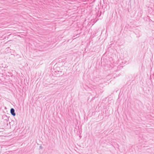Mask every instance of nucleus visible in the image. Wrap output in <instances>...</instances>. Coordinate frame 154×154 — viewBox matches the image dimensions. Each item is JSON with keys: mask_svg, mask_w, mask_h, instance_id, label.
I'll list each match as a JSON object with an SVG mask.
<instances>
[{"mask_svg": "<svg viewBox=\"0 0 154 154\" xmlns=\"http://www.w3.org/2000/svg\"><path fill=\"white\" fill-rule=\"evenodd\" d=\"M54 73L57 77H60L61 76H62L63 74V73L61 71H55Z\"/></svg>", "mask_w": 154, "mask_h": 154, "instance_id": "1", "label": "nucleus"}, {"mask_svg": "<svg viewBox=\"0 0 154 154\" xmlns=\"http://www.w3.org/2000/svg\"><path fill=\"white\" fill-rule=\"evenodd\" d=\"M10 113L11 115L14 116L16 115V113L15 112V110L13 108H11L10 109Z\"/></svg>", "mask_w": 154, "mask_h": 154, "instance_id": "2", "label": "nucleus"}, {"mask_svg": "<svg viewBox=\"0 0 154 154\" xmlns=\"http://www.w3.org/2000/svg\"><path fill=\"white\" fill-rule=\"evenodd\" d=\"M53 84H50L49 85H48V87H52L53 86H51V85H52Z\"/></svg>", "mask_w": 154, "mask_h": 154, "instance_id": "3", "label": "nucleus"}, {"mask_svg": "<svg viewBox=\"0 0 154 154\" xmlns=\"http://www.w3.org/2000/svg\"><path fill=\"white\" fill-rule=\"evenodd\" d=\"M39 148L40 149H43V147L42 146H39Z\"/></svg>", "mask_w": 154, "mask_h": 154, "instance_id": "4", "label": "nucleus"}, {"mask_svg": "<svg viewBox=\"0 0 154 154\" xmlns=\"http://www.w3.org/2000/svg\"><path fill=\"white\" fill-rule=\"evenodd\" d=\"M8 118H7V119H5V121L6 122H8Z\"/></svg>", "mask_w": 154, "mask_h": 154, "instance_id": "5", "label": "nucleus"}, {"mask_svg": "<svg viewBox=\"0 0 154 154\" xmlns=\"http://www.w3.org/2000/svg\"><path fill=\"white\" fill-rule=\"evenodd\" d=\"M151 76H150V80H151Z\"/></svg>", "mask_w": 154, "mask_h": 154, "instance_id": "6", "label": "nucleus"}, {"mask_svg": "<svg viewBox=\"0 0 154 154\" xmlns=\"http://www.w3.org/2000/svg\"><path fill=\"white\" fill-rule=\"evenodd\" d=\"M10 123H11V122H9V124H10Z\"/></svg>", "mask_w": 154, "mask_h": 154, "instance_id": "7", "label": "nucleus"}]
</instances>
